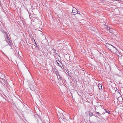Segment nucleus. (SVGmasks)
<instances>
[{
  "label": "nucleus",
  "mask_w": 123,
  "mask_h": 123,
  "mask_svg": "<svg viewBox=\"0 0 123 123\" xmlns=\"http://www.w3.org/2000/svg\"><path fill=\"white\" fill-rule=\"evenodd\" d=\"M56 61L57 62V65L58 66L61 67L62 69L64 68L63 65L62 63H61L60 62L59 60Z\"/></svg>",
  "instance_id": "obj_1"
},
{
  "label": "nucleus",
  "mask_w": 123,
  "mask_h": 123,
  "mask_svg": "<svg viewBox=\"0 0 123 123\" xmlns=\"http://www.w3.org/2000/svg\"><path fill=\"white\" fill-rule=\"evenodd\" d=\"M77 11H78V10L75 8L73 7V9L72 11V13H74L73 14L74 15H75L77 14V13H78V12H76Z\"/></svg>",
  "instance_id": "obj_2"
},
{
  "label": "nucleus",
  "mask_w": 123,
  "mask_h": 123,
  "mask_svg": "<svg viewBox=\"0 0 123 123\" xmlns=\"http://www.w3.org/2000/svg\"><path fill=\"white\" fill-rule=\"evenodd\" d=\"M106 46L107 47V48H108L111 51V48H112L111 47L112 46V45L110 44L106 43Z\"/></svg>",
  "instance_id": "obj_3"
},
{
  "label": "nucleus",
  "mask_w": 123,
  "mask_h": 123,
  "mask_svg": "<svg viewBox=\"0 0 123 123\" xmlns=\"http://www.w3.org/2000/svg\"><path fill=\"white\" fill-rule=\"evenodd\" d=\"M58 116H59V117H60V118L61 119H62V118L64 119V115L62 113H59V115L58 114Z\"/></svg>",
  "instance_id": "obj_4"
},
{
  "label": "nucleus",
  "mask_w": 123,
  "mask_h": 123,
  "mask_svg": "<svg viewBox=\"0 0 123 123\" xmlns=\"http://www.w3.org/2000/svg\"><path fill=\"white\" fill-rule=\"evenodd\" d=\"M54 71L55 72V73L56 74L57 76L59 74V72L57 70V69L55 68Z\"/></svg>",
  "instance_id": "obj_5"
},
{
  "label": "nucleus",
  "mask_w": 123,
  "mask_h": 123,
  "mask_svg": "<svg viewBox=\"0 0 123 123\" xmlns=\"http://www.w3.org/2000/svg\"><path fill=\"white\" fill-rule=\"evenodd\" d=\"M108 30L111 33H113L114 30L113 29L110 28H109Z\"/></svg>",
  "instance_id": "obj_6"
},
{
  "label": "nucleus",
  "mask_w": 123,
  "mask_h": 123,
  "mask_svg": "<svg viewBox=\"0 0 123 123\" xmlns=\"http://www.w3.org/2000/svg\"><path fill=\"white\" fill-rule=\"evenodd\" d=\"M99 89L100 90H101L102 89V86L100 83H99L98 85Z\"/></svg>",
  "instance_id": "obj_7"
},
{
  "label": "nucleus",
  "mask_w": 123,
  "mask_h": 123,
  "mask_svg": "<svg viewBox=\"0 0 123 123\" xmlns=\"http://www.w3.org/2000/svg\"><path fill=\"white\" fill-rule=\"evenodd\" d=\"M57 77L58 78V76H59V78L60 80H62V81L63 80L62 79V77L61 76H60V74H59V75H57Z\"/></svg>",
  "instance_id": "obj_8"
},
{
  "label": "nucleus",
  "mask_w": 123,
  "mask_h": 123,
  "mask_svg": "<svg viewBox=\"0 0 123 123\" xmlns=\"http://www.w3.org/2000/svg\"><path fill=\"white\" fill-rule=\"evenodd\" d=\"M94 112L96 115H97L98 116H99V115H100V113L99 112L96 111H95Z\"/></svg>",
  "instance_id": "obj_9"
},
{
  "label": "nucleus",
  "mask_w": 123,
  "mask_h": 123,
  "mask_svg": "<svg viewBox=\"0 0 123 123\" xmlns=\"http://www.w3.org/2000/svg\"><path fill=\"white\" fill-rule=\"evenodd\" d=\"M6 42H8L9 43H8L9 45H11L12 43L11 42V40H10V41L9 40H7V41H6Z\"/></svg>",
  "instance_id": "obj_10"
},
{
  "label": "nucleus",
  "mask_w": 123,
  "mask_h": 123,
  "mask_svg": "<svg viewBox=\"0 0 123 123\" xmlns=\"http://www.w3.org/2000/svg\"><path fill=\"white\" fill-rule=\"evenodd\" d=\"M6 37L7 39V40H9L10 41V39L8 35H6Z\"/></svg>",
  "instance_id": "obj_11"
},
{
  "label": "nucleus",
  "mask_w": 123,
  "mask_h": 123,
  "mask_svg": "<svg viewBox=\"0 0 123 123\" xmlns=\"http://www.w3.org/2000/svg\"><path fill=\"white\" fill-rule=\"evenodd\" d=\"M117 92V93L119 95V96H120L121 95L120 94V93L119 92V90H117L116 91H115V92Z\"/></svg>",
  "instance_id": "obj_12"
},
{
  "label": "nucleus",
  "mask_w": 123,
  "mask_h": 123,
  "mask_svg": "<svg viewBox=\"0 0 123 123\" xmlns=\"http://www.w3.org/2000/svg\"><path fill=\"white\" fill-rule=\"evenodd\" d=\"M112 48H111V49H115L116 50L117 49L116 48H115V47H114L113 45L112 46V47H111Z\"/></svg>",
  "instance_id": "obj_13"
},
{
  "label": "nucleus",
  "mask_w": 123,
  "mask_h": 123,
  "mask_svg": "<svg viewBox=\"0 0 123 123\" xmlns=\"http://www.w3.org/2000/svg\"><path fill=\"white\" fill-rule=\"evenodd\" d=\"M105 110L106 113H107L108 114H110V111H109L108 110H107L106 109H105Z\"/></svg>",
  "instance_id": "obj_14"
},
{
  "label": "nucleus",
  "mask_w": 123,
  "mask_h": 123,
  "mask_svg": "<svg viewBox=\"0 0 123 123\" xmlns=\"http://www.w3.org/2000/svg\"><path fill=\"white\" fill-rule=\"evenodd\" d=\"M35 42V46L37 48V49H38H38H39L38 47V46L37 45V43H36Z\"/></svg>",
  "instance_id": "obj_15"
},
{
  "label": "nucleus",
  "mask_w": 123,
  "mask_h": 123,
  "mask_svg": "<svg viewBox=\"0 0 123 123\" xmlns=\"http://www.w3.org/2000/svg\"><path fill=\"white\" fill-rule=\"evenodd\" d=\"M93 115V113H91L89 115V116L90 117H91Z\"/></svg>",
  "instance_id": "obj_16"
},
{
  "label": "nucleus",
  "mask_w": 123,
  "mask_h": 123,
  "mask_svg": "<svg viewBox=\"0 0 123 123\" xmlns=\"http://www.w3.org/2000/svg\"><path fill=\"white\" fill-rule=\"evenodd\" d=\"M2 79V80H3V81H4V82H6V80H5V79Z\"/></svg>",
  "instance_id": "obj_17"
},
{
  "label": "nucleus",
  "mask_w": 123,
  "mask_h": 123,
  "mask_svg": "<svg viewBox=\"0 0 123 123\" xmlns=\"http://www.w3.org/2000/svg\"><path fill=\"white\" fill-rule=\"evenodd\" d=\"M8 35V33H7V32H6L5 33V34H4V35H5V37L6 36V35Z\"/></svg>",
  "instance_id": "obj_18"
},
{
  "label": "nucleus",
  "mask_w": 123,
  "mask_h": 123,
  "mask_svg": "<svg viewBox=\"0 0 123 123\" xmlns=\"http://www.w3.org/2000/svg\"><path fill=\"white\" fill-rule=\"evenodd\" d=\"M106 26V28L108 30V29L109 28L108 26L107 25H105Z\"/></svg>",
  "instance_id": "obj_19"
},
{
  "label": "nucleus",
  "mask_w": 123,
  "mask_h": 123,
  "mask_svg": "<svg viewBox=\"0 0 123 123\" xmlns=\"http://www.w3.org/2000/svg\"><path fill=\"white\" fill-rule=\"evenodd\" d=\"M76 12H78V13H77V14H79L80 15H81L80 14V12L79 11H76Z\"/></svg>",
  "instance_id": "obj_20"
},
{
  "label": "nucleus",
  "mask_w": 123,
  "mask_h": 123,
  "mask_svg": "<svg viewBox=\"0 0 123 123\" xmlns=\"http://www.w3.org/2000/svg\"><path fill=\"white\" fill-rule=\"evenodd\" d=\"M53 51H54V52H55V51H56V50L55 49H54L53 50Z\"/></svg>",
  "instance_id": "obj_21"
},
{
  "label": "nucleus",
  "mask_w": 123,
  "mask_h": 123,
  "mask_svg": "<svg viewBox=\"0 0 123 123\" xmlns=\"http://www.w3.org/2000/svg\"><path fill=\"white\" fill-rule=\"evenodd\" d=\"M3 32H4V33H5L6 32V31H3Z\"/></svg>",
  "instance_id": "obj_22"
},
{
  "label": "nucleus",
  "mask_w": 123,
  "mask_h": 123,
  "mask_svg": "<svg viewBox=\"0 0 123 123\" xmlns=\"http://www.w3.org/2000/svg\"><path fill=\"white\" fill-rule=\"evenodd\" d=\"M1 82V83L2 84V82L3 83V82Z\"/></svg>",
  "instance_id": "obj_23"
},
{
  "label": "nucleus",
  "mask_w": 123,
  "mask_h": 123,
  "mask_svg": "<svg viewBox=\"0 0 123 123\" xmlns=\"http://www.w3.org/2000/svg\"><path fill=\"white\" fill-rule=\"evenodd\" d=\"M121 61H122V59H121Z\"/></svg>",
  "instance_id": "obj_24"
},
{
  "label": "nucleus",
  "mask_w": 123,
  "mask_h": 123,
  "mask_svg": "<svg viewBox=\"0 0 123 123\" xmlns=\"http://www.w3.org/2000/svg\"><path fill=\"white\" fill-rule=\"evenodd\" d=\"M21 104H22V105H23V104H22V103H21Z\"/></svg>",
  "instance_id": "obj_25"
},
{
  "label": "nucleus",
  "mask_w": 123,
  "mask_h": 123,
  "mask_svg": "<svg viewBox=\"0 0 123 123\" xmlns=\"http://www.w3.org/2000/svg\"><path fill=\"white\" fill-rule=\"evenodd\" d=\"M65 123H67V122H66Z\"/></svg>",
  "instance_id": "obj_26"
}]
</instances>
